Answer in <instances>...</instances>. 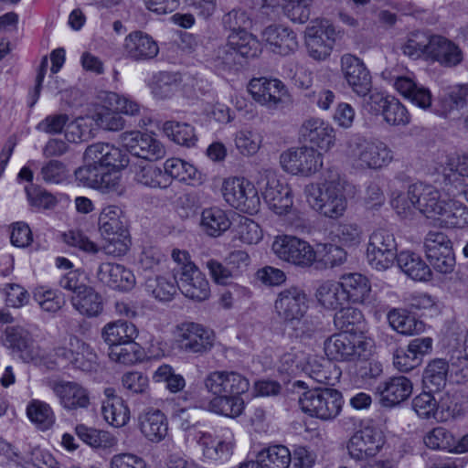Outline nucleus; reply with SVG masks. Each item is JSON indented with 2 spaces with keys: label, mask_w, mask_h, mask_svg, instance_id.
<instances>
[{
  "label": "nucleus",
  "mask_w": 468,
  "mask_h": 468,
  "mask_svg": "<svg viewBox=\"0 0 468 468\" xmlns=\"http://www.w3.org/2000/svg\"><path fill=\"white\" fill-rule=\"evenodd\" d=\"M138 335L136 326L127 321L117 320L106 324L101 329V338L112 348L132 342Z\"/></svg>",
  "instance_id": "e433bc0d"
},
{
  "label": "nucleus",
  "mask_w": 468,
  "mask_h": 468,
  "mask_svg": "<svg viewBox=\"0 0 468 468\" xmlns=\"http://www.w3.org/2000/svg\"><path fill=\"white\" fill-rule=\"evenodd\" d=\"M95 277L101 284L121 292L131 291L136 283L135 276L130 269L113 262L101 263Z\"/></svg>",
  "instance_id": "b1692460"
},
{
  "label": "nucleus",
  "mask_w": 468,
  "mask_h": 468,
  "mask_svg": "<svg viewBox=\"0 0 468 468\" xmlns=\"http://www.w3.org/2000/svg\"><path fill=\"white\" fill-rule=\"evenodd\" d=\"M165 174L170 176V179H177L182 182L189 184L194 182H200V174L192 165L178 159H167L164 165Z\"/></svg>",
  "instance_id": "5fc2aeb1"
},
{
  "label": "nucleus",
  "mask_w": 468,
  "mask_h": 468,
  "mask_svg": "<svg viewBox=\"0 0 468 468\" xmlns=\"http://www.w3.org/2000/svg\"><path fill=\"white\" fill-rule=\"evenodd\" d=\"M431 37L432 35L427 32L410 33L401 46L403 54L414 59L422 58L427 60Z\"/></svg>",
  "instance_id": "8fccbe9b"
},
{
  "label": "nucleus",
  "mask_w": 468,
  "mask_h": 468,
  "mask_svg": "<svg viewBox=\"0 0 468 468\" xmlns=\"http://www.w3.org/2000/svg\"><path fill=\"white\" fill-rule=\"evenodd\" d=\"M346 186V181L340 175L333 174L323 183L308 184L304 195L313 209L325 218L336 219L347 208Z\"/></svg>",
  "instance_id": "f257e3e1"
},
{
  "label": "nucleus",
  "mask_w": 468,
  "mask_h": 468,
  "mask_svg": "<svg viewBox=\"0 0 468 468\" xmlns=\"http://www.w3.org/2000/svg\"><path fill=\"white\" fill-rule=\"evenodd\" d=\"M71 303L80 314L89 317L98 316L103 310L101 296L89 286L81 290L80 294L73 295Z\"/></svg>",
  "instance_id": "37998d69"
},
{
  "label": "nucleus",
  "mask_w": 468,
  "mask_h": 468,
  "mask_svg": "<svg viewBox=\"0 0 468 468\" xmlns=\"http://www.w3.org/2000/svg\"><path fill=\"white\" fill-rule=\"evenodd\" d=\"M436 182L453 185L460 176L468 177V154H452L442 158L435 166Z\"/></svg>",
  "instance_id": "72a5a7b5"
},
{
  "label": "nucleus",
  "mask_w": 468,
  "mask_h": 468,
  "mask_svg": "<svg viewBox=\"0 0 468 468\" xmlns=\"http://www.w3.org/2000/svg\"><path fill=\"white\" fill-rule=\"evenodd\" d=\"M296 369H301L315 382L324 385H335L340 375L329 360L314 355L305 356L301 365H296Z\"/></svg>",
  "instance_id": "2f4dec72"
},
{
  "label": "nucleus",
  "mask_w": 468,
  "mask_h": 468,
  "mask_svg": "<svg viewBox=\"0 0 468 468\" xmlns=\"http://www.w3.org/2000/svg\"><path fill=\"white\" fill-rule=\"evenodd\" d=\"M261 39L275 54L288 56L298 48L296 33L282 25H270L261 32Z\"/></svg>",
  "instance_id": "a878e982"
},
{
  "label": "nucleus",
  "mask_w": 468,
  "mask_h": 468,
  "mask_svg": "<svg viewBox=\"0 0 468 468\" xmlns=\"http://www.w3.org/2000/svg\"><path fill=\"white\" fill-rule=\"evenodd\" d=\"M55 355L82 371L95 370L98 366V356L94 350L73 335H69L68 347L55 348Z\"/></svg>",
  "instance_id": "aec40b11"
},
{
  "label": "nucleus",
  "mask_w": 468,
  "mask_h": 468,
  "mask_svg": "<svg viewBox=\"0 0 468 468\" xmlns=\"http://www.w3.org/2000/svg\"><path fill=\"white\" fill-rule=\"evenodd\" d=\"M333 127L319 118L306 120L299 131V141L303 146H330L335 141Z\"/></svg>",
  "instance_id": "c756f323"
},
{
  "label": "nucleus",
  "mask_w": 468,
  "mask_h": 468,
  "mask_svg": "<svg viewBox=\"0 0 468 468\" xmlns=\"http://www.w3.org/2000/svg\"><path fill=\"white\" fill-rule=\"evenodd\" d=\"M145 286L147 292L160 301H170L178 289L176 280L169 281L165 277L148 279Z\"/></svg>",
  "instance_id": "0e129e2a"
},
{
  "label": "nucleus",
  "mask_w": 468,
  "mask_h": 468,
  "mask_svg": "<svg viewBox=\"0 0 468 468\" xmlns=\"http://www.w3.org/2000/svg\"><path fill=\"white\" fill-rule=\"evenodd\" d=\"M3 345L18 354L26 363L44 365L52 368L55 362L48 360L45 352L38 346L31 333L22 325L6 326L2 336Z\"/></svg>",
  "instance_id": "0eeeda50"
},
{
  "label": "nucleus",
  "mask_w": 468,
  "mask_h": 468,
  "mask_svg": "<svg viewBox=\"0 0 468 468\" xmlns=\"http://www.w3.org/2000/svg\"><path fill=\"white\" fill-rule=\"evenodd\" d=\"M412 390V382L404 376L388 378L377 387V394L379 396L381 404L388 408L399 405L408 399Z\"/></svg>",
  "instance_id": "cd10ccee"
},
{
  "label": "nucleus",
  "mask_w": 468,
  "mask_h": 468,
  "mask_svg": "<svg viewBox=\"0 0 468 468\" xmlns=\"http://www.w3.org/2000/svg\"><path fill=\"white\" fill-rule=\"evenodd\" d=\"M383 443L379 431L373 427H365L351 436L346 448L352 459L363 461L377 455Z\"/></svg>",
  "instance_id": "412c9836"
},
{
  "label": "nucleus",
  "mask_w": 468,
  "mask_h": 468,
  "mask_svg": "<svg viewBox=\"0 0 468 468\" xmlns=\"http://www.w3.org/2000/svg\"><path fill=\"white\" fill-rule=\"evenodd\" d=\"M97 190L102 193H113L122 196L125 188L122 182L121 171L114 169L101 170Z\"/></svg>",
  "instance_id": "69168bd1"
},
{
  "label": "nucleus",
  "mask_w": 468,
  "mask_h": 468,
  "mask_svg": "<svg viewBox=\"0 0 468 468\" xmlns=\"http://www.w3.org/2000/svg\"><path fill=\"white\" fill-rule=\"evenodd\" d=\"M211 63L218 72H231L239 69L241 66V58L239 54L233 49L232 46L227 42L219 46L214 51Z\"/></svg>",
  "instance_id": "3c124183"
},
{
  "label": "nucleus",
  "mask_w": 468,
  "mask_h": 468,
  "mask_svg": "<svg viewBox=\"0 0 468 468\" xmlns=\"http://www.w3.org/2000/svg\"><path fill=\"white\" fill-rule=\"evenodd\" d=\"M248 89L257 102L269 109L278 108L287 96L284 84L277 79L254 78L250 81Z\"/></svg>",
  "instance_id": "4be33fe9"
},
{
  "label": "nucleus",
  "mask_w": 468,
  "mask_h": 468,
  "mask_svg": "<svg viewBox=\"0 0 468 468\" xmlns=\"http://www.w3.org/2000/svg\"><path fill=\"white\" fill-rule=\"evenodd\" d=\"M175 280L178 289L187 298L201 302L210 295L209 282L197 265L185 267L181 275Z\"/></svg>",
  "instance_id": "393cba45"
},
{
  "label": "nucleus",
  "mask_w": 468,
  "mask_h": 468,
  "mask_svg": "<svg viewBox=\"0 0 468 468\" xmlns=\"http://www.w3.org/2000/svg\"><path fill=\"white\" fill-rule=\"evenodd\" d=\"M274 313L285 325H293L304 317L308 298L299 286L292 285L280 291L273 304Z\"/></svg>",
  "instance_id": "9b49d317"
},
{
  "label": "nucleus",
  "mask_w": 468,
  "mask_h": 468,
  "mask_svg": "<svg viewBox=\"0 0 468 468\" xmlns=\"http://www.w3.org/2000/svg\"><path fill=\"white\" fill-rule=\"evenodd\" d=\"M139 427L144 436L153 442L164 440L168 431L165 415L155 409L147 410L140 415Z\"/></svg>",
  "instance_id": "f704fd0d"
},
{
  "label": "nucleus",
  "mask_w": 468,
  "mask_h": 468,
  "mask_svg": "<svg viewBox=\"0 0 468 468\" xmlns=\"http://www.w3.org/2000/svg\"><path fill=\"white\" fill-rule=\"evenodd\" d=\"M370 347L369 341L347 332L334 334L324 343L328 359L341 362L366 359L370 354Z\"/></svg>",
  "instance_id": "6e6552de"
},
{
  "label": "nucleus",
  "mask_w": 468,
  "mask_h": 468,
  "mask_svg": "<svg viewBox=\"0 0 468 468\" xmlns=\"http://www.w3.org/2000/svg\"><path fill=\"white\" fill-rule=\"evenodd\" d=\"M215 340L214 332L200 324L184 323L177 328V346L190 353H206L209 351Z\"/></svg>",
  "instance_id": "f3484780"
},
{
  "label": "nucleus",
  "mask_w": 468,
  "mask_h": 468,
  "mask_svg": "<svg viewBox=\"0 0 468 468\" xmlns=\"http://www.w3.org/2000/svg\"><path fill=\"white\" fill-rule=\"evenodd\" d=\"M423 442L432 450L454 452L455 438L451 431L443 427H436L427 432L423 437Z\"/></svg>",
  "instance_id": "680f3d73"
},
{
  "label": "nucleus",
  "mask_w": 468,
  "mask_h": 468,
  "mask_svg": "<svg viewBox=\"0 0 468 468\" xmlns=\"http://www.w3.org/2000/svg\"><path fill=\"white\" fill-rule=\"evenodd\" d=\"M396 258L399 269L412 280L420 282L431 280V269L419 254L412 251H401Z\"/></svg>",
  "instance_id": "58836bf2"
},
{
  "label": "nucleus",
  "mask_w": 468,
  "mask_h": 468,
  "mask_svg": "<svg viewBox=\"0 0 468 468\" xmlns=\"http://www.w3.org/2000/svg\"><path fill=\"white\" fill-rule=\"evenodd\" d=\"M341 72L347 86L359 97H366L372 89V77L359 58L345 54L341 58Z\"/></svg>",
  "instance_id": "a211bd4d"
},
{
  "label": "nucleus",
  "mask_w": 468,
  "mask_h": 468,
  "mask_svg": "<svg viewBox=\"0 0 468 468\" xmlns=\"http://www.w3.org/2000/svg\"><path fill=\"white\" fill-rule=\"evenodd\" d=\"M427 60L444 67H454L463 60V54L452 41L440 35H432Z\"/></svg>",
  "instance_id": "473e14b6"
},
{
  "label": "nucleus",
  "mask_w": 468,
  "mask_h": 468,
  "mask_svg": "<svg viewBox=\"0 0 468 468\" xmlns=\"http://www.w3.org/2000/svg\"><path fill=\"white\" fill-rule=\"evenodd\" d=\"M339 282L346 296V302L363 303L371 292L368 279L360 273L344 274Z\"/></svg>",
  "instance_id": "a19ab883"
},
{
  "label": "nucleus",
  "mask_w": 468,
  "mask_h": 468,
  "mask_svg": "<svg viewBox=\"0 0 468 468\" xmlns=\"http://www.w3.org/2000/svg\"><path fill=\"white\" fill-rule=\"evenodd\" d=\"M101 412L104 420L116 428L123 427L130 420V410L122 399L103 401Z\"/></svg>",
  "instance_id": "864d4df0"
},
{
  "label": "nucleus",
  "mask_w": 468,
  "mask_h": 468,
  "mask_svg": "<svg viewBox=\"0 0 468 468\" xmlns=\"http://www.w3.org/2000/svg\"><path fill=\"white\" fill-rule=\"evenodd\" d=\"M343 404L342 394L334 388H313L299 398L300 408L304 413L324 421L335 420L340 414Z\"/></svg>",
  "instance_id": "39448f33"
},
{
  "label": "nucleus",
  "mask_w": 468,
  "mask_h": 468,
  "mask_svg": "<svg viewBox=\"0 0 468 468\" xmlns=\"http://www.w3.org/2000/svg\"><path fill=\"white\" fill-rule=\"evenodd\" d=\"M433 391H424L416 396L411 402L413 410L422 419L434 417L438 410V402L431 394Z\"/></svg>",
  "instance_id": "774afa93"
},
{
  "label": "nucleus",
  "mask_w": 468,
  "mask_h": 468,
  "mask_svg": "<svg viewBox=\"0 0 468 468\" xmlns=\"http://www.w3.org/2000/svg\"><path fill=\"white\" fill-rule=\"evenodd\" d=\"M101 104L96 108L92 119L96 125L108 131H119L124 127V120L120 113L136 115L140 106L128 97L115 92L104 91L100 95Z\"/></svg>",
  "instance_id": "7ed1b4c3"
},
{
  "label": "nucleus",
  "mask_w": 468,
  "mask_h": 468,
  "mask_svg": "<svg viewBox=\"0 0 468 468\" xmlns=\"http://www.w3.org/2000/svg\"><path fill=\"white\" fill-rule=\"evenodd\" d=\"M234 237L246 244H257L262 239L261 227L252 219L240 217L234 227Z\"/></svg>",
  "instance_id": "e2e57ef3"
},
{
  "label": "nucleus",
  "mask_w": 468,
  "mask_h": 468,
  "mask_svg": "<svg viewBox=\"0 0 468 468\" xmlns=\"http://www.w3.org/2000/svg\"><path fill=\"white\" fill-rule=\"evenodd\" d=\"M394 87L404 98L421 109L426 110L431 105L430 90L409 77H398Z\"/></svg>",
  "instance_id": "4c0bfd02"
},
{
  "label": "nucleus",
  "mask_w": 468,
  "mask_h": 468,
  "mask_svg": "<svg viewBox=\"0 0 468 468\" xmlns=\"http://www.w3.org/2000/svg\"><path fill=\"white\" fill-rule=\"evenodd\" d=\"M335 30L328 20L311 21L305 29V44L309 55L316 60H325L335 45Z\"/></svg>",
  "instance_id": "dca6fc26"
},
{
  "label": "nucleus",
  "mask_w": 468,
  "mask_h": 468,
  "mask_svg": "<svg viewBox=\"0 0 468 468\" xmlns=\"http://www.w3.org/2000/svg\"><path fill=\"white\" fill-rule=\"evenodd\" d=\"M333 240L345 247L357 246L362 240V229L354 222H341L331 232Z\"/></svg>",
  "instance_id": "052dcab7"
},
{
  "label": "nucleus",
  "mask_w": 468,
  "mask_h": 468,
  "mask_svg": "<svg viewBox=\"0 0 468 468\" xmlns=\"http://www.w3.org/2000/svg\"><path fill=\"white\" fill-rule=\"evenodd\" d=\"M424 251L430 267L441 275L452 274L456 259L452 240L441 231H429L423 240Z\"/></svg>",
  "instance_id": "1a4fd4ad"
},
{
  "label": "nucleus",
  "mask_w": 468,
  "mask_h": 468,
  "mask_svg": "<svg viewBox=\"0 0 468 468\" xmlns=\"http://www.w3.org/2000/svg\"><path fill=\"white\" fill-rule=\"evenodd\" d=\"M163 132L179 146H195L197 142L194 127L186 122H166L164 123Z\"/></svg>",
  "instance_id": "603ef678"
},
{
  "label": "nucleus",
  "mask_w": 468,
  "mask_h": 468,
  "mask_svg": "<svg viewBox=\"0 0 468 468\" xmlns=\"http://www.w3.org/2000/svg\"><path fill=\"white\" fill-rule=\"evenodd\" d=\"M49 388L66 410L87 409L90 403L89 390L79 382L56 380Z\"/></svg>",
  "instance_id": "5701e85b"
},
{
  "label": "nucleus",
  "mask_w": 468,
  "mask_h": 468,
  "mask_svg": "<svg viewBox=\"0 0 468 468\" xmlns=\"http://www.w3.org/2000/svg\"><path fill=\"white\" fill-rule=\"evenodd\" d=\"M225 201L242 212L256 213L261 206L256 187L244 178H228L222 186Z\"/></svg>",
  "instance_id": "f8f14e48"
},
{
  "label": "nucleus",
  "mask_w": 468,
  "mask_h": 468,
  "mask_svg": "<svg viewBox=\"0 0 468 468\" xmlns=\"http://www.w3.org/2000/svg\"><path fill=\"white\" fill-rule=\"evenodd\" d=\"M144 356V349L134 340L109 348L108 352L111 361L125 366L140 362L143 360Z\"/></svg>",
  "instance_id": "09e8293b"
},
{
  "label": "nucleus",
  "mask_w": 468,
  "mask_h": 468,
  "mask_svg": "<svg viewBox=\"0 0 468 468\" xmlns=\"http://www.w3.org/2000/svg\"><path fill=\"white\" fill-rule=\"evenodd\" d=\"M197 442L202 448V454L209 461H224L231 455L232 446L208 432H198Z\"/></svg>",
  "instance_id": "79ce46f5"
},
{
  "label": "nucleus",
  "mask_w": 468,
  "mask_h": 468,
  "mask_svg": "<svg viewBox=\"0 0 468 468\" xmlns=\"http://www.w3.org/2000/svg\"><path fill=\"white\" fill-rule=\"evenodd\" d=\"M125 56L133 61H146L154 58L159 47L152 37L136 31L129 34L124 39Z\"/></svg>",
  "instance_id": "7c9ffc66"
},
{
  "label": "nucleus",
  "mask_w": 468,
  "mask_h": 468,
  "mask_svg": "<svg viewBox=\"0 0 468 468\" xmlns=\"http://www.w3.org/2000/svg\"><path fill=\"white\" fill-rule=\"evenodd\" d=\"M356 165L378 169L388 165L393 158L389 148H357Z\"/></svg>",
  "instance_id": "6e6d98bb"
},
{
  "label": "nucleus",
  "mask_w": 468,
  "mask_h": 468,
  "mask_svg": "<svg viewBox=\"0 0 468 468\" xmlns=\"http://www.w3.org/2000/svg\"><path fill=\"white\" fill-rule=\"evenodd\" d=\"M271 248L279 259L302 267L311 266L316 259L314 248L294 236L276 237Z\"/></svg>",
  "instance_id": "2eb2a0df"
},
{
  "label": "nucleus",
  "mask_w": 468,
  "mask_h": 468,
  "mask_svg": "<svg viewBox=\"0 0 468 468\" xmlns=\"http://www.w3.org/2000/svg\"><path fill=\"white\" fill-rule=\"evenodd\" d=\"M27 414L29 420L43 431L51 428L55 422V415L51 407L38 399H33L28 403Z\"/></svg>",
  "instance_id": "13d9d810"
},
{
  "label": "nucleus",
  "mask_w": 468,
  "mask_h": 468,
  "mask_svg": "<svg viewBox=\"0 0 468 468\" xmlns=\"http://www.w3.org/2000/svg\"><path fill=\"white\" fill-rule=\"evenodd\" d=\"M426 217L439 222L443 228L464 229L468 227V207L455 198H442L435 187L424 194Z\"/></svg>",
  "instance_id": "f03ea898"
},
{
  "label": "nucleus",
  "mask_w": 468,
  "mask_h": 468,
  "mask_svg": "<svg viewBox=\"0 0 468 468\" xmlns=\"http://www.w3.org/2000/svg\"><path fill=\"white\" fill-rule=\"evenodd\" d=\"M280 163L287 173L310 176L323 166V154L316 148H288L281 154Z\"/></svg>",
  "instance_id": "ddd939ff"
},
{
  "label": "nucleus",
  "mask_w": 468,
  "mask_h": 468,
  "mask_svg": "<svg viewBox=\"0 0 468 468\" xmlns=\"http://www.w3.org/2000/svg\"><path fill=\"white\" fill-rule=\"evenodd\" d=\"M231 224L227 211L218 207H207L201 212L200 228L209 237L221 236L230 228Z\"/></svg>",
  "instance_id": "c9c22d12"
},
{
  "label": "nucleus",
  "mask_w": 468,
  "mask_h": 468,
  "mask_svg": "<svg viewBox=\"0 0 468 468\" xmlns=\"http://www.w3.org/2000/svg\"><path fill=\"white\" fill-rule=\"evenodd\" d=\"M389 325L399 334L417 335L424 331V324L406 314L404 310L391 309L387 315Z\"/></svg>",
  "instance_id": "49530a36"
},
{
  "label": "nucleus",
  "mask_w": 468,
  "mask_h": 468,
  "mask_svg": "<svg viewBox=\"0 0 468 468\" xmlns=\"http://www.w3.org/2000/svg\"><path fill=\"white\" fill-rule=\"evenodd\" d=\"M258 458L265 468H288L292 462L289 449L283 445H272L258 453Z\"/></svg>",
  "instance_id": "4d7b16f0"
},
{
  "label": "nucleus",
  "mask_w": 468,
  "mask_h": 468,
  "mask_svg": "<svg viewBox=\"0 0 468 468\" xmlns=\"http://www.w3.org/2000/svg\"><path fill=\"white\" fill-rule=\"evenodd\" d=\"M129 148H87V159L90 163H98L103 169L122 171L129 165L132 166V153Z\"/></svg>",
  "instance_id": "c85d7f7f"
},
{
  "label": "nucleus",
  "mask_w": 468,
  "mask_h": 468,
  "mask_svg": "<svg viewBox=\"0 0 468 468\" xmlns=\"http://www.w3.org/2000/svg\"><path fill=\"white\" fill-rule=\"evenodd\" d=\"M122 211L117 206H107L99 217V229L108 240L103 246L106 254L119 257L124 255L130 245L127 230L122 220Z\"/></svg>",
  "instance_id": "423d86ee"
},
{
  "label": "nucleus",
  "mask_w": 468,
  "mask_h": 468,
  "mask_svg": "<svg viewBox=\"0 0 468 468\" xmlns=\"http://www.w3.org/2000/svg\"><path fill=\"white\" fill-rule=\"evenodd\" d=\"M240 395L226 394L214 397L207 403H202L198 407L226 417L236 418L244 410V401Z\"/></svg>",
  "instance_id": "ea45409f"
},
{
  "label": "nucleus",
  "mask_w": 468,
  "mask_h": 468,
  "mask_svg": "<svg viewBox=\"0 0 468 468\" xmlns=\"http://www.w3.org/2000/svg\"><path fill=\"white\" fill-rule=\"evenodd\" d=\"M203 383L206 390L215 397L243 394L250 388L248 378L236 371H212L205 377Z\"/></svg>",
  "instance_id": "6ab92c4d"
},
{
  "label": "nucleus",
  "mask_w": 468,
  "mask_h": 468,
  "mask_svg": "<svg viewBox=\"0 0 468 468\" xmlns=\"http://www.w3.org/2000/svg\"><path fill=\"white\" fill-rule=\"evenodd\" d=\"M228 42L241 58H256L261 53L260 41L246 30L231 32L228 37Z\"/></svg>",
  "instance_id": "a18cd8bd"
},
{
  "label": "nucleus",
  "mask_w": 468,
  "mask_h": 468,
  "mask_svg": "<svg viewBox=\"0 0 468 468\" xmlns=\"http://www.w3.org/2000/svg\"><path fill=\"white\" fill-rule=\"evenodd\" d=\"M78 437L94 448H111L116 445V438L108 431L88 428L85 425L76 427Z\"/></svg>",
  "instance_id": "bf43d9fd"
},
{
  "label": "nucleus",
  "mask_w": 468,
  "mask_h": 468,
  "mask_svg": "<svg viewBox=\"0 0 468 468\" xmlns=\"http://www.w3.org/2000/svg\"><path fill=\"white\" fill-rule=\"evenodd\" d=\"M256 183L270 209L277 215L289 212L293 203L291 188L279 181L274 170L260 171Z\"/></svg>",
  "instance_id": "9d476101"
},
{
  "label": "nucleus",
  "mask_w": 468,
  "mask_h": 468,
  "mask_svg": "<svg viewBox=\"0 0 468 468\" xmlns=\"http://www.w3.org/2000/svg\"><path fill=\"white\" fill-rule=\"evenodd\" d=\"M449 365L444 359H434L428 364L423 372V385L430 390L439 392L447 382Z\"/></svg>",
  "instance_id": "de8ad7c7"
},
{
  "label": "nucleus",
  "mask_w": 468,
  "mask_h": 468,
  "mask_svg": "<svg viewBox=\"0 0 468 468\" xmlns=\"http://www.w3.org/2000/svg\"><path fill=\"white\" fill-rule=\"evenodd\" d=\"M315 297L318 303L329 310H336L346 303V296L339 282L325 281L316 289Z\"/></svg>",
  "instance_id": "c03bdc74"
},
{
  "label": "nucleus",
  "mask_w": 468,
  "mask_h": 468,
  "mask_svg": "<svg viewBox=\"0 0 468 468\" xmlns=\"http://www.w3.org/2000/svg\"><path fill=\"white\" fill-rule=\"evenodd\" d=\"M397 256V244L390 231L378 229L370 235L367 257L372 268L385 271L392 266Z\"/></svg>",
  "instance_id": "4468645a"
},
{
  "label": "nucleus",
  "mask_w": 468,
  "mask_h": 468,
  "mask_svg": "<svg viewBox=\"0 0 468 468\" xmlns=\"http://www.w3.org/2000/svg\"><path fill=\"white\" fill-rule=\"evenodd\" d=\"M132 167L134 168V180L151 188H166L171 185L170 176L160 167L150 163L164 157V148H133Z\"/></svg>",
  "instance_id": "20e7f679"
},
{
  "label": "nucleus",
  "mask_w": 468,
  "mask_h": 468,
  "mask_svg": "<svg viewBox=\"0 0 468 468\" xmlns=\"http://www.w3.org/2000/svg\"><path fill=\"white\" fill-rule=\"evenodd\" d=\"M34 300L43 312L50 314L58 313L65 304L63 297L51 290L36 291L34 292Z\"/></svg>",
  "instance_id": "338daca9"
},
{
  "label": "nucleus",
  "mask_w": 468,
  "mask_h": 468,
  "mask_svg": "<svg viewBox=\"0 0 468 468\" xmlns=\"http://www.w3.org/2000/svg\"><path fill=\"white\" fill-rule=\"evenodd\" d=\"M434 188L435 186L422 182L412 184L409 186L407 193L398 194L391 199V206L399 216L404 218L411 215L413 208L426 217L423 207L425 204L422 201L427 199L424 194Z\"/></svg>",
  "instance_id": "bb28decb"
}]
</instances>
